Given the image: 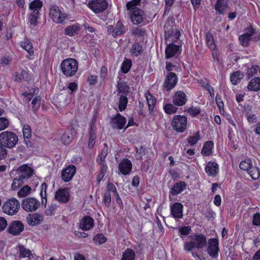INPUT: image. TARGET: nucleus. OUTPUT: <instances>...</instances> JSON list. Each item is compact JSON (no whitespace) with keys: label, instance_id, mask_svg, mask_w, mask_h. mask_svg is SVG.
<instances>
[{"label":"nucleus","instance_id":"6e6552de","mask_svg":"<svg viewBox=\"0 0 260 260\" xmlns=\"http://www.w3.org/2000/svg\"><path fill=\"white\" fill-rule=\"evenodd\" d=\"M40 206V202L35 198L29 197L22 202V208L27 212H34Z\"/></svg>","mask_w":260,"mask_h":260},{"label":"nucleus","instance_id":"c9c22d12","mask_svg":"<svg viewBox=\"0 0 260 260\" xmlns=\"http://www.w3.org/2000/svg\"><path fill=\"white\" fill-rule=\"evenodd\" d=\"M135 253L133 249L127 248L122 254L121 260H135Z\"/></svg>","mask_w":260,"mask_h":260},{"label":"nucleus","instance_id":"7ed1b4c3","mask_svg":"<svg viewBox=\"0 0 260 260\" xmlns=\"http://www.w3.org/2000/svg\"><path fill=\"white\" fill-rule=\"evenodd\" d=\"M43 7V2L40 0H34L29 4L30 12L28 14V21L30 25H37L38 20L40 15V11Z\"/></svg>","mask_w":260,"mask_h":260},{"label":"nucleus","instance_id":"a19ab883","mask_svg":"<svg viewBox=\"0 0 260 260\" xmlns=\"http://www.w3.org/2000/svg\"><path fill=\"white\" fill-rule=\"evenodd\" d=\"M118 91L119 94L126 95L128 92L129 87L125 82H118L117 85Z\"/></svg>","mask_w":260,"mask_h":260},{"label":"nucleus","instance_id":"603ef678","mask_svg":"<svg viewBox=\"0 0 260 260\" xmlns=\"http://www.w3.org/2000/svg\"><path fill=\"white\" fill-rule=\"evenodd\" d=\"M200 139L199 132H197L195 135L189 136L188 138V142L191 146L195 145Z\"/></svg>","mask_w":260,"mask_h":260},{"label":"nucleus","instance_id":"37998d69","mask_svg":"<svg viewBox=\"0 0 260 260\" xmlns=\"http://www.w3.org/2000/svg\"><path fill=\"white\" fill-rule=\"evenodd\" d=\"M25 181L21 178L19 176L16 177L13 179L11 188L12 190L17 189L19 186L25 183Z\"/></svg>","mask_w":260,"mask_h":260},{"label":"nucleus","instance_id":"ddd939ff","mask_svg":"<svg viewBox=\"0 0 260 260\" xmlns=\"http://www.w3.org/2000/svg\"><path fill=\"white\" fill-rule=\"evenodd\" d=\"M177 77L175 73L170 72L167 75V78L164 82V88L167 91L173 88L177 84Z\"/></svg>","mask_w":260,"mask_h":260},{"label":"nucleus","instance_id":"aec40b11","mask_svg":"<svg viewBox=\"0 0 260 260\" xmlns=\"http://www.w3.org/2000/svg\"><path fill=\"white\" fill-rule=\"evenodd\" d=\"M187 101V97L184 92L179 91L176 92L173 99V103L174 105L181 106L185 104Z\"/></svg>","mask_w":260,"mask_h":260},{"label":"nucleus","instance_id":"4be33fe9","mask_svg":"<svg viewBox=\"0 0 260 260\" xmlns=\"http://www.w3.org/2000/svg\"><path fill=\"white\" fill-rule=\"evenodd\" d=\"M179 47L174 43H170L167 45L165 51L166 57L170 58L173 57L176 53L178 51Z\"/></svg>","mask_w":260,"mask_h":260},{"label":"nucleus","instance_id":"cd10ccee","mask_svg":"<svg viewBox=\"0 0 260 260\" xmlns=\"http://www.w3.org/2000/svg\"><path fill=\"white\" fill-rule=\"evenodd\" d=\"M17 247L20 252L19 257L20 258L28 257L31 259V257H34L30 250L26 249L24 245H19Z\"/></svg>","mask_w":260,"mask_h":260},{"label":"nucleus","instance_id":"774afa93","mask_svg":"<svg viewBox=\"0 0 260 260\" xmlns=\"http://www.w3.org/2000/svg\"><path fill=\"white\" fill-rule=\"evenodd\" d=\"M87 81L90 85L95 84L97 82V77L91 75L88 78Z\"/></svg>","mask_w":260,"mask_h":260},{"label":"nucleus","instance_id":"a18cd8bd","mask_svg":"<svg viewBox=\"0 0 260 260\" xmlns=\"http://www.w3.org/2000/svg\"><path fill=\"white\" fill-rule=\"evenodd\" d=\"M132 66V61L130 59H125L122 63L121 70L122 73L126 74L130 70Z\"/></svg>","mask_w":260,"mask_h":260},{"label":"nucleus","instance_id":"c756f323","mask_svg":"<svg viewBox=\"0 0 260 260\" xmlns=\"http://www.w3.org/2000/svg\"><path fill=\"white\" fill-rule=\"evenodd\" d=\"M228 5L225 0H217L215 6V9L220 14H222L223 11H225Z\"/></svg>","mask_w":260,"mask_h":260},{"label":"nucleus","instance_id":"2eb2a0df","mask_svg":"<svg viewBox=\"0 0 260 260\" xmlns=\"http://www.w3.org/2000/svg\"><path fill=\"white\" fill-rule=\"evenodd\" d=\"M24 230V225L21 221H13L8 228L9 232L13 235H19Z\"/></svg>","mask_w":260,"mask_h":260},{"label":"nucleus","instance_id":"5701e85b","mask_svg":"<svg viewBox=\"0 0 260 260\" xmlns=\"http://www.w3.org/2000/svg\"><path fill=\"white\" fill-rule=\"evenodd\" d=\"M205 170L208 175L215 176L218 171V165L216 162L210 161L206 165Z\"/></svg>","mask_w":260,"mask_h":260},{"label":"nucleus","instance_id":"bf43d9fd","mask_svg":"<svg viewBox=\"0 0 260 260\" xmlns=\"http://www.w3.org/2000/svg\"><path fill=\"white\" fill-rule=\"evenodd\" d=\"M187 112L192 116H196L200 113L201 110L199 107L192 106L188 109Z\"/></svg>","mask_w":260,"mask_h":260},{"label":"nucleus","instance_id":"c85d7f7f","mask_svg":"<svg viewBox=\"0 0 260 260\" xmlns=\"http://www.w3.org/2000/svg\"><path fill=\"white\" fill-rule=\"evenodd\" d=\"M93 119H92V121L91 122V125H90V132H89V143H88V147L90 148H92L93 146L95 145V138L96 136L95 132L93 130Z\"/></svg>","mask_w":260,"mask_h":260},{"label":"nucleus","instance_id":"e2e57ef3","mask_svg":"<svg viewBox=\"0 0 260 260\" xmlns=\"http://www.w3.org/2000/svg\"><path fill=\"white\" fill-rule=\"evenodd\" d=\"M46 189H47V184L46 183H43L41 185V191L40 193V196L42 198H44L45 200V204L47 203V198H46Z\"/></svg>","mask_w":260,"mask_h":260},{"label":"nucleus","instance_id":"de8ad7c7","mask_svg":"<svg viewBox=\"0 0 260 260\" xmlns=\"http://www.w3.org/2000/svg\"><path fill=\"white\" fill-rule=\"evenodd\" d=\"M107 240V238L102 234H98L93 238V242L100 245L105 243Z\"/></svg>","mask_w":260,"mask_h":260},{"label":"nucleus","instance_id":"4c0bfd02","mask_svg":"<svg viewBox=\"0 0 260 260\" xmlns=\"http://www.w3.org/2000/svg\"><path fill=\"white\" fill-rule=\"evenodd\" d=\"M247 172L254 180H257L259 177L260 171L257 167L251 166Z\"/></svg>","mask_w":260,"mask_h":260},{"label":"nucleus","instance_id":"7c9ffc66","mask_svg":"<svg viewBox=\"0 0 260 260\" xmlns=\"http://www.w3.org/2000/svg\"><path fill=\"white\" fill-rule=\"evenodd\" d=\"M143 47L141 45L138 43H135L131 49V53L134 56H138L142 53Z\"/></svg>","mask_w":260,"mask_h":260},{"label":"nucleus","instance_id":"052dcab7","mask_svg":"<svg viewBox=\"0 0 260 260\" xmlns=\"http://www.w3.org/2000/svg\"><path fill=\"white\" fill-rule=\"evenodd\" d=\"M178 231L181 235L186 236L191 231V227L189 226H185L183 227H179Z\"/></svg>","mask_w":260,"mask_h":260},{"label":"nucleus","instance_id":"0e129e2a","mask_svg":"<svg viewBox=\"0 0 260 260\" xmlns=\"http://www.w3.org/2000/svg\"><path fill=\"white\" fill-rule=\"evenodd\" d=\"M7 151L6 148L0 144V159L6 158L7 155Z\"/></svg>","mask_w":260,"mask_h":260},{"label":"nucleus","instance_id":"dca6fc26","mask_svg":"<svg viewBox=\"0 0 260 260\" xmlns=\"http://www.w3.org/2000/svg\"><path fill=\"white\" fill-rule=\"evenodd\" d=\"M17 172L18 176L25 181L28 178L30 177L33 174V170L25 165L20 166L17 170Z\"/></svg>","mask_w":260,"mask_h":260},{"label":"nucleus","instance_id":"4468645a","mask_svg":"<svg viewBox=\"0 0 260 260\" xmlns=\"http://www.w3.org/2000/svg\"><path fill=\"white\" fill-rule=\"evenodd\" d=\"M55 198L59 203H67L70 200L69 189L68 188L59 189L55 193Z\"/></svg>","mask_w":260,"mask_h":260},{"label":"nucleus","instance_id":"f8f14e48","mask_svg":"<svg viewBox=\"0 0 260 260\" xmlns=\"http://www.w3.org/2000/svg\"><path fill=\"white\" fill-rule=\"evenodd\" d=\"M126 122V118L117 113L115 116L111 118V126L113 128L121 129L123 128Z\"/></svg>","mask_w":260,"mask_h":260},{"label":"nucleus","instance_id":"338daca9","mask_svg":"<svg viewBox=\"0 0 260 260\" xmlns=\"http://www.w3.org/2000/svg\"><path fill=\"white\" fill-rule=\"evenodd\" d=\"M7 224L6 219L4 217H0V232L4 230Z\"/></svg>","mask_w":260,"mask_h":260},{"label":"nucleus","instance_id":"864d4df0","mask_svg":"<svg viewBox=\"0 0 260 260\" xmlns=\"http://www.w3.org/2000/svg\"><path fill=\"white\" fill-rule=\"evenodd\" d=\"M111 202V193L109 191H106L104 194L103 202L107 207H109Z\"/></svg>","mask_w":260,"mask_h":260},{"label":"nucleus","instance_id":"bb28decb","mask_svg":"<svg viewBox=\"0 0 260 260\" xmlns=\"http://www.w3.org/2000/svg\"><path fill=\"white\" fill-rule=\"evenodd\" d=\"M249 90L258 91L260 90V77L252 79L247 86Z\"/></svg>","mask_w":260,"mask_h":260},{"label":"nucleus","instance_id":"f3484780","mask_svg":"<svg viewBox=\"0 0 260 260\" xmlns=\"http://www.w3.org/2000/svg\"><path fill=\"white\" fill-rule=\"evenodd\" d=\"M76 171V168L73 165H70L62 171L61 177L65 182L69 181L74 176Z\"/></svg>","mask_w":260,"mask_h":260},{"label":"nucleus","instance_id":"c03bdc74","mask_svg":"<svg viewBox=\"0 0 260 260\" xmlns=\"http://www.w3.org/2000/svg\"><path fill=\"white\" fill-rule=\"evenodd\" d=\"M31 188L27 185L23 186L18 191L17 195L19 197L23 198L30 193Z\"/></svg>","mask_w":260,"mask_h":260},{"label":"nucleus","instance_id":"ea45409f","mask_svg":"<svg viewBox=\"0 0 260 260\" xmlns=\"http://www.w3.org/2000/svg\"><path fill=\"white\" fill-rule=\"evenodd\" d=\"M146 98L148 105L149 111L150 112H151L153 111L154 106L155 104V99L149 93L146 94Z\"/></svg>","mask_w":260,"mask_h":260},{"label":"nucleus","instance_id":"49530a36","mask_svg":"<svg viewBox=\"0 0 260 260\" xmlns=\"http://www.w3.org/2000/svg\"><path fill=\"white\" fill-rule=\"evenodd\" d=\"M252 38H250V36H248L247 35H242L239 38V40L240 42L241 45L244 47L248 46L249 44V41L251 40Z\"/></svg>","mask_w":260,"mask_h":260},{"label":"nucleus","instance_id":"f03ea898","mask_svg":"<svg viewBox=\"0 0 260 260\" xmlns=\"http://www.w3.org/2000/svg\"><path fill=\"white\" fill-rule=\"evenodd\" d=\"M191 240L189 242H185L184 243V250L187 252H190L193 249H203L207 245V238L202 234H195L189 237Z\"/></svg>","mask_w":260,"mask_h":260},{"label":"nucleus","instance_id":"69168bd1","mask_svg":"<svg viewBox=\"0 0 260 260\" xmlns=\"http://www.w3.org/2000/svg\"><path fill=\"white\" fill-rule=\"evenodd\" d=\"M253 224L254 225H260V214L257 212L253 215Z\"/></svg>","mask_w":260,"mask_h":260},{"label":"nucleus","instance_id":"412c9836","mask_svg":"<svg viewBox=\"0 0 260 260\" xmlns=\"http://www.w3.org/2000/svg\"><path fill=\"white\" fill-rule=\"evenodd\" d=\"M132 168V164L128 159H123L119 164L118 169L120 172L125 175L128 174Z\"/></svg>","mask_w":260,"mask_h":260},{"label":"nucleus","instance_id":"9d476101","mask_svg":"<svg viewBox=\"0 0 260 260\" xmlns=\"http://www.w3.org/2000/svg\"><path fill=\"white\" fill-rule=\"evenodd\" d=\"M49 15L52 20L57 23H62L67 17V15L62 12L56 5L51 6Z\"/></svg>","mask_w":260,"mask_h":260},{"label":"nucleus","instance_id":"1a4fd4ad","mask_svg":"<svg viewBox=\"0 0 260 260\" xmlns=\"http://www.w3.org/2000/svg\"><path fill=\"white\" fill-rule=\"evenodd\" d=\"M88 7L95 14L103 12L108 7L106 0H91L88 2Z\"/></svg>","mask_w":260,"mask_h":260},{"label":"nucleus","instance_id":"6ab92c4d","mask_svg":"<svg viewBox=\"0 0 260 260\" xmlns=\"http://www.w3.org/2000/svg\"><path fill=\"white\" fill-rule=\"evenodd\" d=\"M94 225V220L89 216L83 217L80 221L79 227L83 231H88Z\"/></svg>","mask_w":260,"mask_h":260},{"label":"nucleus","instance_id":"b1692460","mask_svg":"<svg viewBox=\"0 0 260 260\" xmlns=\"http://www.w3.org/2000/svg\"><path fill=\"white\" fill-rule=\"evenodd\" d=\"M80 27L78 24H74L68 26L64 29V34L70 37H73L79 34Z\"/></svg>","mask_w":260,"mask_h":260},{"label":"nucleus","instance_id":"a211bd4d","mask_svg":"<svg viewBox=\"0 0 260 260\" xmlns=\"http://www.w3.org/2000/svg\"><path fill=\"white\" fill-rule=\"evenodd\" d=\"M183 205L176 202L171 207V213L174 218H181L183 216Z\"/></svg>","mask_w":260,"mask_h":260},{"label":"nucleus","instance_id":"58836bf2","mask_svg":"<svg viewBox=\"0 0 260 260\" xmlns=\"http://www.w3.org/2000/svg\"><path fill=\"white\" fill-rule=\"evenodd\" d=\"M125 32V27L120 21H118L114 27V34L115 37L123 34Z\"/></svg>","mask_w":260,"mask_h":260},{"label":"nucleus","instance_id":"79ce46f5","mask_svg":"<svg viewBox=\"0 0 260 260\" xmlns=\"http://www.w3.org/2000/svg\"><path fill=\"white\" fill-rule=\"evenodd\" d=\"M127 104V98L126 95L121 94L120 95L119 100L118 108L120 111L124 110L126 107Z\"/></svg>","mask_w":260,"mask_h":260},{"label":"nucleus","instance_id":"2f4dec72","mask_svg":"<svg viewBox=\"0 0 260 260\" xmlns=\"http://www.w3.org/2000/svg\"><path fill=\"white\" fill-rule=\"evenodd\" d=\"M213 143L212 141H207L201 151V153L204 156H209L211 154Z\"/></svg>","mask_w":260,"mask_h":260},{"label":"nucleus","instance_id":"09e8293b","mask_svg":"<svg viewBox=\"0 0 260 260\" xmlns=\"http://www.w3.org/2000/svg\"><path fill=\"white\" fill-rule=\"evenodd\" d=\"M23 135L24 137V139H29L31 137V131L30 126L25 124L23 125Z\"/></svg>","mask_w":260,"mask_h":260},{"label":"nucleus","instance_id":"a878e982","mask_svg":"<svg viewBox=\"0 0 260 260\" xmlns=\"http://www.w3.org/2000/svg\"><path fill=\"white\" fill-rule=\"evenodd\" d=\"M42 220V217L37 214H29V216L27 217V223L31 226L40 224Z\"/></svg>","mask_w":260,"mask_h":260},{"label":"nucleus","instance_id":"13d9d810","mask_svg":"<svg viewBox=\"0 0 260 260\" xmlns=\"http://www.w3.org/2000/svg\"><path fill=\"white\" fill-rule=\"evenodd\" d=\"M32 109L34 112L36 111L38 108L40 107L41 104V98L40 96H37L33 99L32 101Z\"/></svg>","mask_w":260,"mask_h":260},{"label":"nucleus","instance_id":"9b49d317","mask_svg":"<svg viewBox=\"0 0 260 260\" xmlns=\"http://www.w3.org/2000/svg\"><path fill=\"white\" fill-rule=\"evenodd\" d=\"M218 240L216 238H211L208 241L207 253L213 258H216L218 255L219 248L218 246Z\"/></svg>","mask_w":260,"mask_h":260},{"label":"nucleus","instance_id":"6e6d98bb","mask_svg":"<svg viewBox=\"0 0 260 260\" xmlns=\"http://www.w3.org/2000/svg\"><path fill=\"white\" fill-rule=\"evenodd\" d=\"M9 125V121L5 117H0V131L7 128Z\"/></svg>","mask_w":260,"mask_h":260},{"label":"nucleus","instance_id":"20e7f679","mask_svg":"<svg viewBox=\"0 0 260 260\" xmlns=\"http://www.w3.org/2000/svg\"><path fill=\"white\" fill-rule=\"evenodd\" d=\"M78 61L72 58L64 59L60 64L61 70L63 74L68 77L75 75L78 70Z\"/></svg>","mask_w":260,"mask_h":260},{"label":"nucleus","instance_id":"f257e3e1","mask_svg":"<svg viewBox=\"0 0 260 260\" xmlns=\"http://www.w3.org/2000/svg\"><path fill=\"white\" fill-rule=\"evenodd\" d=\"M141 0H132L127 3L126 7L129 11V15L132 23L138 25L142 23L146 19L144 12L137 7Z\"/></svg>","mask_w":260,"mask_h":260},{"label":"nucleus","instance_id":"4d7b16f0","mask_svg":"<svg viewBox=\"0 0 260 260\" xmlns=\"http://www.w3.org/2000/svg\"><path fill=\"white\" fill-rule=\"evenodd\" d=\"M259 70V67L257 66H253L250 69H249L247 72L248 78L252 77Z\"/></svg>","mask_w":260,"mask_h":260},{"label":"nucleus","instance_id":"39448f33","mask_svg":"<svg viewBox=\"0 0 260 260\" xmlns=\"http://www.w3.org/2000/svg\"><path fill=\"white\" fill-rule=\"evenodd\" d=\"M17 136L10 131H5L0 134V144L6 148H12L17 143Z\"/></svg>","mask_w":260,"mask_h":260},{"label":"nucleus","instance_id":"473e14b6","mask_svg":"<svg viewBox=\"0 0 260 260\" xmlns=\"http://www.w3.org/2000/svg\"><path fill=\"white\" fill-rule=\"evenodd\" d=\"M21 47L25 49L30 55L34 54L32 44L27 38H25L24 41L21 42Z\"/></svg>","mask_w":260,"mask_h":260},{"label":"nucleus","instance_id":"5fc2aeb1","mask_svg":"<svg viewBox=\"0 0 260 260\" xmlns=\"http://www.w3.org/2000/svg\"><path fill=\"white\" fill-rule=\"evenodd\" d=\"M207 45L211 48L214 47V39L212 35L210 32H207L206 36Z\"/></svg>","mask_w":260,"mask_h":260},{"label":"nucleus","instance_id":"0eeeda50","mask_svg":"<svg viewBox=\"0 0 260 260\" xmlns=\"http://www.w3.org/2000/svg\"><path fill=\"white\" fill-rule=\"evenodd\" d=\"M187 117L185 116L176 115L172 121L173 128L178 132L183 133L186 128Z\"/></svg>","mask_w":260,"mask_h":260},{"label":"nucleus","instance_id":"72a5a7b5","mask_svg":"<svg viewBox=\"0 0 260 260\" xmlns=\"http://www.w3.org/2000/svg\"><path fill=\"white\" fill-rule=\"evenodd\" d=\"M72 131L73 129H71V131L66 132L62 135L61 140L63 144H69L72 141L75 135L72 134Z\"/></svg>","mask_w":260,"mask_h":260},{"label":"nucleus","instance_id":"680f3d73","mask_svg":"<svg viewBox=\"0 0 260 260\" xmlns=\"http://www.w3.org/2000/svg\"><path fill=\"white\" fill-rule=\"evenodd\" d=\"M136 152L138 154L137 159L142 160L143 156L146 154V150L143 146H141L139 149L136 148Z\"/></svg>","mask_w":260,"mask_h":260},{"label":"nucleus","instance_id":"3c124183","mask_svg":"<svg viewBox=\"0 0 260 260\" xmlns=\"http://www.w3.org/2000/svg\"><path fill=\"white\" fill-rule=\"evenodd\" d=\"M164 109L165 112L169 114H171L176 113L177 110V108H176L171 104H168L164 106Z\"/></svg>","mask_w":260,"mask_h":260},{"label":"nucleus","instance_id":"f704fd0d","mask_svg":"<svg viewBox=\"0 0 260 260\" xmlns=\"http://www.w3.org/2000/svg\"><path fill=\"white\" fill-rule=\"evenodd\" d=\"M28 73L26 71L22 70L20 72H15L13 77L15 81L20 82L27 77Z\"/></svg>","mask_w":260,"mask_h":260},{"label":"nucleus","instance_id":"8fccbe9b","mask_svg":"<svg viewBox=\"0 0 260 260\" xmlns=\"http://www.w3.org/2000/svg\"><path fill=\"white\" fill-rule=\"evenodd\" d=\"M252 166L251 161L250 159H246L244 161H242L239 167L241 169L247 171L250 169Z\"/></svg>","mask_w":260,"mask_h":260},{"label":"nucleus","instance_id":"423d86ee","mask_svg":"<svg viewBox=\"0 0 260 260\" xmlns=\"http://www.w3.org/2000/svg\"><path fill=\"white\" fill-rule=\"evenodd\" d=\"M19 207V201L15 198H12L4 203L3 210L5 213L12 215L17 212Z\"/></svg>","mask_w":260,"mask_h":260},{"label":"nucleus","instance_id":"393cba45","mask_svg":"<svg viewBox=\"0 0 260 260\" xmlns=\"http://www.w3.org/2000/svg\"><path fill=\"white\" fill-rule=\"evenodd\" d=\"M186 186V183L183 181H179L175 183L172 188L170 193L173 196H175L181 192Z\"/></svg>","mask_w":260,"mask_h":260},{"label":"nucleus","instance_id":"e433bc0d","mask_svg":"<svg viewBox=\"0 0 260 260\" xmlns=\"http://www.w3.org/2000/svg\"><path fill=\"white\" fill-rule=\"evenodd\" d=\"M243 77V74L240 71H237L231 75L230 78L232 84L237 85Z\"/></svg>","mask_w":260,"mask_h":260}]
</instances>
